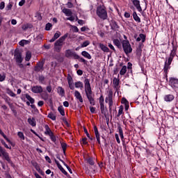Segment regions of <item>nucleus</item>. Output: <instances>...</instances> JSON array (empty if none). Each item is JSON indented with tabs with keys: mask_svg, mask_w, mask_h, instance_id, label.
Listing matches in <instances>:
<instances>
[{
	"mask_svg": "<svg viewBox=\"0 0 178 178\" xmlns=\"http://www.w3.org/2000/svg\"><path fill=\"white\" fill-rule=\"evenodd\" d=\"M28 123H29V124H31V126H32V127H35V126L37 125V123L35 122V118H29Z\"/></svg>",
	"mask_w": 178,
	"mask_h": 178,
	"instance_id": "412c9836",
	"label": "nucleus"
},
{
	"mask_svg": "<svg viewBox=\"0 0 178 178\" xmlns=\"http://www.w3.org/2000/svg\"><path fill=\"white\" fill-rule=\"evenodd\" d=\"M14 56L17 63H22V62H23V57L22 56V52H20V50L15 49Z\"/></svg>",
	"mask_w": 178,
	"mask_h": 178,
	"instance_id": "1a4fd4ad",
	"label": "nucleus"
},
{
	"mask_svg": "<svg viewBox=\"0 0 178 178\" xmlns=\"http://www.w3.org/2000/svg\"><path fill=\"white\" fill-rule=\"evenodd\" d=\"M85 83V92L86 94V97L90 104V105H95V99H94V96L92 95V90H91V84L90 83V79H86L84 81Z\"/></svg>",
	"mask_w": 178,
	"mask_h": 178,
	"instance_id": "f257e3e1",
	"label": "nucleus"
},
{
	"mask_svg": "<svg viewBox=\"0 0 178 178\" xmlns=\"http://www.w3.org/2000/svg\"><path fill=\"white\" fill-rule=\"evenodd\" d=\"M83 131L86 134L88 138H90V134L88 133V131H87V128L84 127L83 128Z\"/></svg>",
	"mask_w": 178,
	"mask_h": 178,
	"instance_id": "052dcab7",
	"label": "nucleus"
},
{
	"mask_svg": "<svg viewBox=\"0 0 178 178\" xmlns=\"http://www.w3.org/2000/svg\"><path fill=\"white\" fill-rule=\"evenodd\" d=\"M43 89L42 86H33L31 88L32 92H34V94H41V92H43Z\"/></svg>",
	"mask_w": 178,
	"mask_h": 178,
	"instance_id": "f8f14e48",
	"label": "nucleus"
},
{
	"mask_svg": "<svg viewBox=\"0 0 178 178\" xmlns=\"http://www.w3.org/2000/svg\"><path fill=\"white\" fill-rule=\"evenodd\" d=\"M133 17L135 22H137L138 23H141V19H140V17L137 15V13L136 11L133 13Z\"/></svg>",
	"mask_w": 178,
	"mask_h": 178,
	"instance_id": "393cba45",
	"label": "nucleus"
},
{
	"mask_svg": "<svg viewBox=\"0 0 178 178\" xmlns=\"http://www.w3.org/2000/svg\"><path fill=\"white\" fill-rule=\"evenodd\" d=\"M65 57L74 58V59H80V56L76 54V52L72 51L70 49H67L65 51Z\"/></svg>",
	"mask_w": 178,
	"mask_h": 178,
	"instance_id": "6e6552de",
	"label": "nucleus"
},
{
	"mask_svg": "<svg viewBox=\"0 0 178 178\" xmlns=\"http://www.w3.org/2000/svg\"><path fill=\"white\" fill-rule=\"evenodd\" d=\"M41 98L44 101H47L48 98H49V95L46 91L42 92Z\"/></svg>",
	"mask_w": 178,
	"mask_h": 178,
	"instance_id": "c85d7f7f",
	"label": "nucleus"
},
{
	"mask_svg": "<svg viewBox=\"0 0 178 178\" xmlns=\"http://www.w3.org/2000/svg\"><path fill=\"white\" fill-rule=\"evenodd\" d=\"M5 79H6V75L0 74V81H5Z\"/></svg>",
	"mask_w": 178,
	"mask_h": 178,
	"instance_id": "5fc2aeb1",
	"label": "nucleus"
},
{
	"mask_svg": "<svg viewBox=\"0 0 178 178\" xmlns=\"http://www.w3.org/2000/svg\"><path fill=\"white\" fill-rule=\"evenodd\" d=\"M105 99H104V95H101L100 97L99 98V102L100 104V111H101V113H102V115H106V112H105V105L104 104Z\"/></svg>",
	"mask_w": 178,
	"mask_h": 178,
	"instance_id": "9d476101",
	"label": "nucleus"
},
{
	"mask_svg": "<svg viewBox=\"0 0 178 178\" xmlns=\"http://www.w3.org/2000/svg\"><path fill=\"white\" fill-rule=\"evenodd\" d=\"M61 147L63 148V154H66V149L67 148V144L65 143H61Z\"/></svg>",
	"mask_w": 178,
	"mask_h": 178,
	"instance_id": "4c0bfd02",
	"label": "nucleus"
},
{
	"mask_svg": "<svg viewBox=\"0 0 178 178\" xmlns=\"http://www.w3.org/2000/svg\"><path fill=\"white\" fill-rule=\"evenodd\" d=\"M46 90L49 92H52V86H51V85L47 86Z\"/></svg>",
	"mask_w": 178,
	"mask_h": 178,
	"instance_id": "e2e57ef3",
	"label": "nucleus"
},
{
	"mask_svg": "<svg viewBox=\"0 0 178 178\" xmlns=\"http://www.w3.org/2000/svg\"><path fill=\"white\" fill-rule=\"evenodd\" d=\"M108 95L105 99L106 104H108L109 112H112V108L113 107V91L110 89L108 92Z\"/></svg>",
	"mask_w": 178,
	"mask_h": 178,
	"instance_id": "39448f33",
	"label": "nucleus"
},
{
	"mask_svg": "<svg viewBox=\"0 0 178 178\" xmlns=\"http://www.w3.org/2000/svg\"><path fill=\"white\" fill-rule=\"evenodd\" d=\"M0 156L3 159L4 161H6L8 163H10L11 166H13V161H12V159L10 158V156H9V153L6 152V149H5L2 146L0 145Z\"/></svg>",
	"mask_w": 178,
	"mask_h": 178,
	"instance_id": "20e7f679",
	"label": "nucleus"
},
{
	"mask_svg": "<svg viewBox=\"0 0 178 178\" xmlns=\"http://www.w3.org/2000/svg\"><path fill=\"white\" fill-rule=\"evenodd\" d=\"M96 13L102 20H106L108 19V12L106 8L104 6H99L97 8Z\"/></svg>",
	"mask_w": 178,
	"mask_h": 178,
	"instance_id": "7ed1b4c3",
	"label": "nucleus"
},
{
	"mask_svg": "<svg viewBox=\"0 0 178 178\" xmlns=\"http://www.w3.org/2000/svg\"><path fill=\"white\" fill-rule=\"evenodd\" d=\"M17 136H18L19 138H20V140H25L24 134H23V132L19 131L17 133Z\"/></svg>",
	"mask_w": 178,
	"mask_h": 178,
	"instance_id": "a19ab883",
	"label": "nucleus"
},
{
	"mask_svg": "<svg viewBox=\"0 0 178 178\" xmlns=\"http://www.w3.org/2000/svg\"><path fill=\"white\" fill-rule=\"evenodd\" d=\"M88 45H90V41L86 40L83 42V44H81V48H86V47H88Z\"/></svg>",
	"mask_w": 178,
	"mask_h": 178,
	"instance_id": "a18cd8bd",
	"label": "nucleus"
},
{
	"mask_svg": "<svg viewBox=\"0 0 178 178\" xmlns=\"http://www.w3.org/2000/svg\"><path fill=\"white\" fill-rule=\"evenodd\" d=\"M51 141H53L54 143H55L56 141V136H55V135L54 134H51V135L49 136Z\"/></svg>",
	"mask_w": 178,
	"mask_h": 178,
	"instance_id": "09e8293b",
	"label": "nucleus"
},
{
	"mask_svg": "<svg viewBox=\"0 0 178 178\" xmlns=\"http://www.w3.org/2000/svg\"><path fill=\"white\" fill-rule=\"evenodd\" d=\"M51 28H52V24H51V23H47V24H46V26H45V30H46L47 31H49V30H51Z\"/></svg>",
	"mask_w": 178,
	"mask_h": 178,
	"instance_id": "c03bdc74",
	"label": "nucleus"
},
{
	"mask_svg": "<svg viewBox=\"0 0 178 178\" xmlns=\"http://www.w3.org/2000/svg\"><path fill=\"white\" fill-rule=\"evenodd\" d=\"M99 48L103 51V52H109V48L102 43L99 44Z\"/></svg>",
	"mask_w": 178,
	"mask_h": 178,
	"instance_id": "bb28decb",
	"label": "nucleus"
},
{
	"mask_svg": "<svg viewBox=\"0 0 178 178\" xmlns=\"http://www.w3.org/2000/svg\"><path fill=\"white\" fill-rule=\"evenodd\" d=\"M31 59V51H28L26 54L25 60L29 62Z\"/></svg>",
	"mask_w": 178,
	"mask_h": 178,
	"instance_id": "72a5a7b5",
	"label": "nucleus"
},
{
	"mask_svg": "<svg viewBox=\"0 0 178 178\" xmlns=\"http://www.w3.org/2000/svg\"><path fill=\"white\" fill-rule=\"evenodd\" d=\"M75 87L76 88H83L84 85L81 81H77L75 83Z\"/></svg>",
	"mask_w": 178,
	"mask_h": 178,
	"instance_id": "f704fd0d",
	"label": "nucleus"
},
{
	"mask_svg": "<svg viewBox=\"0 0 178 178\" xmlns=\"http://www.w3.org/2000/svg\"><path fill=\"white\" fill-rule=\"evenodd\" d=\"M122 104H124V105H129V102L126 98L123 97L121 101Z\"/></svg>",
	"mask_w": 178,
	"mask_h": 178,
	"instance_id": "603ef678",
	"label": "nucleus"
},
{
	"mask_svg": "<svg viewBox=\"0 0 178 178\" xmlns=\"http://www.w3.org/2000/svg\"><path fill=\"white\" fill-rule=\"evenodd\" d=\"M67 37H69V38H76V37H72V35H69V33H65L54 43V51H56V52H59L61 51L62 47H63V42H65V40L67 38Z\"/></svg>",
	"mask_w": 178,
	"mask_h": 178,
	"instance_id": "f03ea898",
	"label": "nucleus"
},
{
	"mask_svg": "<svg viewBox=\"0 0 178 178\" xmlns=\"http://www.w3.org/2000/svg\"><path fill=\"white\" fill-rule=\"evenodd\" d=\"M54 161H55V163L57 165V166H58V169L60 170V172H62L63 173V175H65V176H67V172H66V170H65L63 167H62L60 163H59V161H58L56 159H55Z\"/></svg>",
	"mask_w": 178,
	"mask_h": 178,
	"instance_id": "2eb2a0df",
	"label": "nucleus"
},
{
	"mask_svg": "<svg viewBox=\"0 0 178 178\" xmlns=\"http://www.w3.org/2000/svg\"><path fill=\"white\" fill-rule=\"evenodd\" d=\"M38 80H39L40 83H42L45 81V77L44 76L41 75L39 76Z\"/></svg>",
	"mask_w": 178,
	"mask_h": 178,
	"instance_id": "3c124183",
	"label": "nucleus"
},
{
	"mask_svg": "<svg viewBox=\"0 0 178 178\" xmlns=\"http://www.w3.org/2000/svg\"><path fill=\"white\" fill-rule=\"evenodd\" d=\"M44 65H45V59L40 60L34 67V72H36V73L44 72Z\"/></svg>",
	"mask_w": 178,
	"mask_h": 178,
	"instance_id": "0eeeda50",
	"label": "nucleus"
},
{
	"mask_svg": "<svg viewBox=\"0 0 178 178\" xmlns=\"http://www.w3.org/2000/svg\"><path fill=\"white\" fill-rule=\"evenodd\" d=\"M115 137L117 143L118 144H120V139L119 138V135L118 134H115Z\"/></svg>",
	"mask_w": 178,
	"mask_h": 178,
	"instance_id": "680f3d73",
	"label": "nucleus"
},
{
	"mask_svg": "<svg viewBox=\"0 0 178 178\" xmlns=\"http://www.w3.org/2000/svg\"><path fill=\"white\" fill-rule=\"evenodd\" d=\"M25 97H26V99H28V101H29V102H31V104H34V102H35V100H34V99L33 97H31V96H30V95L26 94Z\"/></svg>",
	"mask_w": 178,
	"mask_h": 178,
	"instance_id": "2f4dec72",
	"label": "nucleus"
},
{
	"mask_svg": "<svg viewBox=\"0 0 178 178\" xmlns=\"http://www.w3.org/2000/svg\"><path fill=\"white\" fill-rule=\"evenodd\" d=\"M119 134H123V129H122V127L120 124L118 125V127Z\"/></svg>",
	"mask_w": 178,
	"mask_h": 178,
	"instance_id": "bf43d9fd",
	"label": "nucleus"
},
{
	"mask_svg": "<svg viewBox=\"0 0 178 178\" xmlns=\"http://www.w3.org/2000/svg\"><path fill=\"white\" fill-rule=\"evenodd\" d=\"M113 42L114 45H115L118 48H122V43L120 42V40H119V39H114L113 40Z\"/></svg>",
	"mask_w": 178,
	"mask_h": 178,
	"instance_id": "5701e85b",
	"label": "nucleus"
},
{
	"mask_svg": "<svg viewBox=\"0 0 178 178\" xmlns=\"http://www.w3.org/2000/svg\"><path fill=\"white\" fill-rule=\"evenodd\" d=\"M176 55V49L173 48V49L171 51V53L170 54V56L168 58V63H172L173 60V58H175V56Z\"/></svg>",
	"mask_w": 178,
	"mask_h": 178,
	"instance_id": "4468645a",
	"label": "nucleus"
},
{
	"mask_svg": "<svg viewBox=\"0 0 178 178\" xmlns=\"http://www.w3.org/2000/svg\"><path fill=\"white\" fill-rule=\"evenodd\" d=\"M164 99L166 101V102H171V101L175 99V96L173 95H166L164 97Z\"/></svg>",
	"mask_w": 178,
	"mask_h": 178,
	"instance_id": "aec40b11",
	"label": "nucleus"
},
{
	"mask_svg": "<svg viewBox=\"0 0 178 178\" xmlns=\"http://www.w3.org/2000/svg\"><path fill=\"white\" fill-rule=\"evenodd\" d=\"M25 44H27V40H23L19 42V45L21 47H24Z\"/></svg>",
	"mask_w": 178,
	"mask_h": 178,
	"instance_id": "6e6d98bb",
	"label": "nucleus"
},
{
	"mask_svg": "<svg viewBox=\"0 0 178 178\" xmlns=\"http://www.w3.org/2000/svg\"><path fill=\"white\" fill-rule=\"evenodd\" d=\"M3 9H5V2L1 1L0 3V10H2Z\"/></svg>",
	"mask_w": 178,
	"mask_h": 178,
	"instance_id": "13d9d810",
	"label": "nucleus"
},
{
	"mask_svg": "<svg viewBox=\"0 0 178 178\" xmlns=\"http://www.w3.org/2000/svg\"><path fill=\"white\" fill-rule=\"evenodd\" d=\"M63 13H65L67 16H72L73 15V13L72 12V10L68 9V8H64L63 10Z\"/></svg>",
	"mask_w": 178,
	"mask_h": 178,
	"instance_id": "b1692460",
	"label": "nucleus"
},
{
	"mask_svg": "<svg viewBox=\"0 0 178 178\" xmlns=\"http://www.w3.org/2000/svg\"><path fill=\"white\" fill-rule=\"evenodd\" d=\"M47 118H49V119H51V120H56V115H55L54 113H49Z\"/></svg>",
	"mask_w": 178,
	"mask_h": 178,
	"instance_id": "e433bc0d",
	"label": "nucleus"
},
{
	"mask_svg": "<svg viewBox=\"0 0 178 178\" xmlns=\"http://www.w3.org/2000/svg\"><path fill=\"white\" fill-rule=\"evenodd\" d=\"M13 6V5L12 4V3H9L6 8V10H12Z\"/></svg>",
	"mask_w": 178,
	"mask_h": 178,
	"instance_id": "de8ad7c7",
	"label": "nucleus"
},
{
	"mask_svg": "<svg viewBox=\"0 0 178 178\" xmlns=\"http://www.w3.org/2000/svg\"><path fill=\"white\" fill-rule=\"evenodd\" d=\"M22 30L26 31V30H28V29H33V24H24L22 26Z\"/></svg>",
	"mask_w": 178,
	"mask_h": 178,
	"instance_id": "a878e982",
	"label": "nucleus"
},
{
	"mask_svg": "<svg viewBox=\"0 0 178 178\" xmlns=\"http://www.w3.org/2000/svg\"><path fill=\"white\" fill-rule=\"evenodd\" d=\"M113 83L114 85V88L115 89V92H119V90H120V80L115 77L113 80Z\"/></svg>",
	"mask_w": 178,
	"mask_h": 178,
	"instance_id": "9b49d317",
	"label": "nucleus"
},
{
	"mask_svg": "<svg viewBox=\"0 0 178 178\" xmlns=\"http://www.w3.org/2000/svg\"><path fill=\"white\" fill-rule=\"evenodd\" d=\"M60 37V32L57 31L54 34V37L50 40H49V42H54L56 41V40H58V38H59Z\"/></svg>",
	"mask_w": 178,
	"mask_h": 178,
	"instance_id": "a211bd4d",
	"label": "nucleus"
},
{
	"mask_svg": "<svg viewBox=\"0 0 178 178\" xmlns=\"http://www.w3.org/2000/svg\"><path fill=\"white\" fill-rule=\"evenodd\" d=\"M87 163H89L91 166H94V160H92V158L88 157L86 159Z\"/></svg>",
	"mask_w": 178,
	"mask_h": 178,
	"instance_id": "ea45409f",
	"label": "nucleus"
},
{
	"mask_svg": "<svg viewBox=\"0 0 178 178\" xmlns=\"http://www.w3.org/2000/svg\"><path fill=\"white\" fill-rule=\"evenodd\" d=\"M44 129H45L44 134L49 136H52L54 132H52V131L51 130V128H49V126L48 124H46L44 126Z\"/></svg>",
	"mask_w": 178,
	"mask_h": 178,
	"instance_id": "dca6fc26",
	"label": "nucleus"
},
{
	"mask_svg": "<svg viewBox=\"0 0 178 178\" xmlns=\"http://www.w3.org/2000/svg\"><path fill=\"white\" fill-rule=\"evenodd\" d=\"M1 144H3L4 147L8 149H12L11 147L8 146V145L6 144V143H5L4 140H1Z\"/></svg>",
	"mask_w": 178,
	"mask_h": 178,
	"instance_id": "8fccbe9b",
	"label": "nucleus"
},
{
	"mask_svg": "<svg viewBox=\"0 0 178 178\" xmlns=\"http://www.w3.org/2000/svg\"><path fill=\"white\" fill-rule=\"evenodd\" d=\"M141 49H136V55H138V56H141Z\"/></svg>",
	"mask_w": 178,
	"mask_h": 178,
	"instance_id": "69168bd1",
	"label": "nucleus"
},
{
	"mask_svg": "<svg viewBox=\"0 0 178 178\" xmlns=\"http://www.w3.org/2000/svg\"><path fill=\"white\" fill-rule=\"evenodd\" d=\"M123 113V106H120L119 111H118V118H119V116H120V115H122Z\"/></svg>",
	"mask_w": 178,
	"mask_h": 178,
	"instance_id": "49530a36",
	"label": "nucleus"
},
{
	"mask_svg": "<svg viewBox=\"0 0 178 178\" xmlns=\"http://www.w3.org/2000/svg\"><path fill=\"white\" fill-rule=\"evenodd\" d=\"M132 2L134 3V6H136V7H137L140 5V1H138V0H134V1H132Z\"/></svg>",
	"mask_w": 178,
	"mask_h": 178,
	"instance_id": "864d4df0",
	"label": "nucleus"
},
{
	"mask_svg": "<svg viewBox=\"0 0 178 178\" xmlns=\"http://www.w3.org/2000/svg\"><path fill=\"white\" fill-rule=\"evenodd\" d=\"M146 37L147 36L145 34L140 33L139 35V37L136 38V41L139 42V41H141L142 40V42H145Z\"/></svg>",
	"mask_w": 178,
	"mask_h": 178,
	"instance_id": "4be33fe9",
	"label": "nucleus"
},
{
	"mask_svg": "<svg viewBox=\"0 0 178 178\" xmlns=\"http://www.w3.org/2000/svg\"><path fill=\"white\" fill-rule=\"evenodd\" d=\"M93 129H94L95 137H99V136H100L99 132L98 131V127H97V126L95 125L94 127H93Z\"/></svg>",
	"mask_w": 178,
	"mask_h": 178,
	"instance_id": "79ce46f5",
	"label": "nucleus"
},
{
	"mask_svg": "<svg viewBox=\"0 0 178 178\" xmlns=\"http://www.w3.org/2000/svg\"><path fill=\"white\" fill-rule=\"evenodd\" d=\"M24 3H26V0H22L21 1H19V6H23V5H24Z\"/></svg>",
	"mask_w": 178,
	"mask_h": 178,
	"instance_id": "774afa93",
	"label": "nucleus"
},
{
	"mask_svg": "<svg viewBox=\"0 0 178 178\" xmlns=\"http://www.w3.org/2000/svg\"><path fill=\"white\" fill-rule=\"evenodd\" d=\"M127 72V67L126 65H124L121 69V70L120 71V74L121 76H124Z\"/></svg>",
	"mask_w": 178,
	"mask_h": 178,
	"instance_id": "c756f323",
	"label": "nucleus"
},
{
	"mask_svg": "<svg viewBox=\"0 0 178 178\" xmlns=\"http://www.w3.org/2000/svg\"><path fill=\"white\" fill-rule=\"evenodd\" d=\"M111 27L112 30H118V29H119V26L118 25V23L115 21H111Z\"/></svg>",
	"mask_w": 178,
	"mask_h": 178,
	"instance_id": "cd10ccee",
	"label": "nucleus"
},
{
	"mask_svg": "<svg viewBox=\"0 0 178 178\" xmlns=\"http://www.w3.org/2000/svg\"><path fill=\"white\" fill-rule=\"evenodd\" d=\"M82 144L83 145H87V144H88V142L87 141V138H82Z\"/></svg>",
	"mask_w": 178,
	"mask_h": 178,
	"instance_id": "4d7b16f0",
	"label": "nucleus"
},
{
	"mask_svg": "<svg viewBox=\"0 0 178 178\" xmlns=\"http://www.w3.org/2000/svg\"><path fill=\"white\" fill-rule=\"evenodd\" d=\"M74 97L76 98V99H78L79 101V102L83 104V97H81V94H80V92L79 91H77V90L75 91Z\"/></svg>",
	"mask_w": 178,
	"mask_h": 178,
	"instance_id": "f3484780",
	"label": "nucleus"
},
{
	"mask_svg": "<svg viewBox=\"0 0 178 178\" xmlns=\"http://www.w3.org/2000/svg\"><path fill=\"white\" fill-rule=\"evenodd\" d=\"M58 92H59L60 95H65V89L62 87H58Z\"/></svg>",
	"mask_w": 178,
	"mask_h": 178,
	"instance_id": "58836bf2",
	"label": "nucleus"
},
{
	"mask_svg": "<svg viewBox=\"0 0 178 178\" xmlns=\"http://www.w3.org/2000/svg\"><path fill=\"white\" fill-rule=\"evenodd\" d=\"M122 44L124 52L126 54V55L133 52V48H131V44H130V42H129V40H122Z\"/></svg>",
	"mask_w": 178,
	"mask_h": 178,
	"instance_id": "423d86ee",
	"label": "nucleus"
},
{
	"mask_svg": "<svg viewBox=\"0 0 178 178\" xmlns=\"http://www.w3.org/2000/svg\"><path fill=\"white\" fill-rule=\"evenodd\" d=\"M0 134H1V136H2V137H3V138L6 139V140L8 143H10V144H12V142L10 141V140H9V138H8V136H6V135H5V134L3 133V131H2V129H1V128H0Z\"/></svg>",
	"mask_w": 178,
	"mask_h": 178,
	"instance_id": "7c9ffc66",
	"label": "nucleus"
},
{
	"mask_svg": "<svg viewBox=\"0 0 178 178\" xmlns=\"http://www.w3.org/2000/svg\"><path fill=\"white\" fill-rule=\"evenodd\" d=\"M82 56H84V58H87V59H91V55L88 54V52L83 51L81 52Z\"/></svg>",
	"mask_w": 178,
	"mask_h": 178,
	"instance_id": "473e14b6",
	"label": "nucleus"
},
{
	"mask_svg": "<svg viewBox=\"0 0 178 178\" xmlns=\"http://www.w3.org/2000/svg\"><path fill=\"white\" fill-rule=\"evenodd\" d=\"M91 113H95V107L90 106V107Z\"/></svg>",
	"mask_w": 178,
	"mask_h": 178,
	"instance_id": "338daca9",
	"label": "nucleus"
},
{
	"mask_svg": "<svg viewBox=\"0 0 178 178\" xmlns=\"http://www.w3.org/2000/svg\"><path fill=\"white\" fill-rule=\"evenodd\" d=\"M170 65H172V63L169 64V61H168V60H165V65H164V73H165V74H167L168 73V70H169V69H170Z\"/></svg>",
	"mask_w": 178,
	"mask_h": 178,
	"instance_id": "6ab92c4d",
	"label": "nucleus"
},
{
	"mask_svg": "<svg viewBox=\"0 0 178 178\" xmlns=\"http://www.w3.org/2000/svg\"><path fill=\"white\" fill-rule=\"evenodd\" d=\"M78 23L79 24H80L81 26H83V24H86V21L83 20V19H78Z\"/></svg>",
	"mask_w": 178,
	"mask_h": 178,
	"instance_id": "0e129e2a",
	"label": "nucleus"
},
{
	"mask_svg": "<svg viewBox=\"0 0 178 178\" xmlns=\"http://www.w3.org/2000/svg\"><path fill=\"white\" fill-rule=\"evenodd\" d=\"M170 85L173 88H178V79L175 78H171L170 79Z\"/></svg>",
	"mask_w": 178,
	"mask_h": 178,
	"instance_id": "ddd939ff",
	"label": "nucleus"
},
{
	"mask_svg": "<svg viewBox=\"0 0 178 178\" xmlns=\"http://www.w3.org/2000/svg\"><path fill=\"white\" fill-rule=\"evenodd\" d=\"M7 93L10 97H16V94H15V92H13L10 89H7Z\"/></svg>",
	"mask_w": 178,
	"mask_h": 178,
	"instance_id": "37998d69",
	"label": "nucleus"
},
{
	"mask_svg": "<svg viewBox=\"0 0 178 178\" xmlns=\"http://www.w3.org/2000/svg\"><path fill=\"white\" fill-rule=\"evenodd\" d=\"M58 112L60 113V115H61L62 116H65V109L63 108V106H60L58 108Z\"/></svg>",
	"mask_w": 178,
	"mask_h": 178,
	"instance_id": "c9c22d12",
	"label": "nucleus"
}]
</instances>
